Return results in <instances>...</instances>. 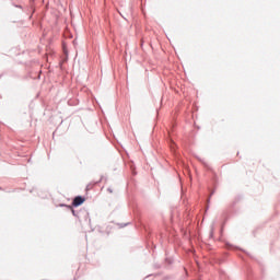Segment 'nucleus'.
Listing matches in <instances>:
<instances>
[{
	"label": "nucleus",
	"instance_id": "1",
	"mask_svg": "<svg viewBox=\"0 0 280 280\" xmlns=\"http://www.w3.org/2000/svg\"><path fill=\"white\" fill-rule=\"evenodd\" d=\"M84 202H86V199L82 196H78L73 199L72 206L73 207H80V205H84Z\"/></svg>",
	"mask_w": 280,
	"mask_h": 280
},
{
	"label": "nucleus",
	"instance_id": "2",
	"mask_svg": "<svg viewBox=\"0 0 280 280\" xmlns=\"http://www.w3.org/2000/svg\"><path fill=\"white\" fill-rule=\"evenodd\" d=\"M67 207H68V209H71L73 215H75V210H73V208H71V206H67Z\"/></svg>",
	"mask_w": 280,
	"mask_h": 280
}]
</instances>
